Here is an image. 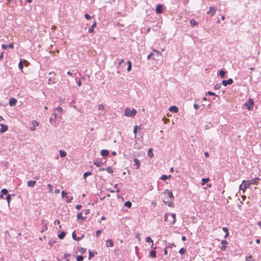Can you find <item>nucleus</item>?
Here are the masks:
<instances>
[{
	"label": "nucleus",
	"mask_w": 261,
	"mask_h": 261,
	"mask_svg": "<svg viewBox=\"0 0 261 261\" xmlns=\"http://www.w3.org/2000/svg\"><path fill=\"white\" fill-rule=\"evenodd\" d=\"M72 237L73 240H75L76 236L75 233V231H73L72 233Z\"/></svg>",
	"instance_id": "nucleus-58"
},
{
	"label": "nucleus",
	"mask_w": 261,
	"mask_h": 261,
	"mask_svg": "<svg viewBox=\"0 0 261 261\" xmlns=\"http://www.w3.org/2000/svg\"><path fill=\"white\" fill-rule=\"evenodd\" d=\"M163 11V5L162 4H158L156 7L155 12L157 14H161Z\"/></svg>",
	"instance_id": "nucleus-7"
},
{
	"label": "nucleus",
	"mask_w": 261,
	"mask_h": 261,
	"mask_svg": "<svg viewBox=\"0 0 261 261\" xmlns=\"http://www.w3.org/2000/svg\"><path fill=\"white\" fill-rule=\"evenodd\" d=\"M84 237V236H79V237H76L75 241H80Z\"/></svg>",
	"instance_id": "nucleus-61"
},
{
	"label": "nucleus",
	"mask_w": 261,
	"mask_h": 261,
	"mask_svg": "<svg viewBox=\"0 0 261 261\" xmlns=\"http://www.w3.org/2000/svg\"><path fill=\"white\" fill-rule=\"evenodd\" d=\"M96 21H94L92 25H91V27L89 29L88 33H92L93 32L94 29L96 27Z\"/></svg>",
	"instance_id": "nucleus-17"
},
{
	"label": "nucleus",
	"mask_w": 261,
	"mask_h": 261,
	"mask_svg": "<svg viewBox=\"0 0 261 261\" xmlns=\"http://www.w3.org/2000/svg\"><path fill=\"white\" fill-rule=\"evenodd\" d=\"M260 179L258 177H256L249 181L244 180L243 183L240 186V189L245 191L247 188L250 187L251 185L255 184Z\"/></svg>",
	"instance_id": "nucleus-1"
},
{
	"label": "nucleus",
	"mask_w": 261,
	"mask_h": 261,
	"mask_svg": "<svg viewBox=\"0 0 261 261\" xmlns=\"http://www.w3.org/2000/svg\"><path fill=\"white\" fill-rule=\"evenodd\" d=\"M91 174H92L91 172H86L84 173V174L83 175L84 178H86L87 176L91 175Z\"/></svg>",
	"instance_id": "nucleus-43"
},
{
	"label": "nucleus",
	"mask_w": 261,
	"mask_h": 261,
	"mask_svg": "<svg viewBox=\"0 0 261 261\" xmlns=\"http://www.w3.org/2000/svg\"><path fill=\"white\" fill-rule=\"evenodd\" d=\"M47 187L49 189V192L53 193V186L51 184H48Z\"/></svg>",
	"instance_id": "nucleus-48"
},
{
	"label": "nucleus",
	"mask_w": 261,
	"mask_h": 261,
	"mask_svg": "<svg viewBox=\"0 0 261 261\" xmlns=\"http://www.w3.org/2000/svg\"><path fill=\"white\" fill-rule=\"evenodd\" d=\"M118 61V65L117 66L116 68H118L120 67V66H121V65L124 63V60L123 59H117L115 61V63H116V62Z\"/></svg>",
	"instance_id": "nucleus-18"
},
{
	"label": "nucleus",
	"mask_w": 261,
	"mask_h": 261,
	"mask_svg": "<svg viewBox=\"0 0 261 261\" xmlns=\"http://www.w3.org/2000/svg\"><path fill=\"white\" fill-rule=\"evenodd\" d=\"M55 82H56L54 81V79H53L52 77H50L49 79H48V84L55 83Z\"/></svg>",
	"instance_id": "nucleus-47"
},
{
	"label": "nucleus",
	"mask_w": 261,
	"mask_h": 261,
	"mask_svg": "<svg viewBox=\"0 0 261 261\" xmlns=\"http://www.w3.org/2000/svg\"><path fill=\"white\" fill-rule=\"evenodd\" d=\"M194 108L195 109L197 110V109H199L200 106L196 104V103H194Z\"/></svg>",
	"instance_id": "nucleus-56"
},
{
	"label": "nucleus",
	"mask_w": 261,
	"mask_h": 261,
	"mask_svg": "<svg viewBox=\"0 0 261 261\" xmlns=\"http://www.w3.org/2000/svg\"><path fill=\"white\" fill-rule=\"evenodd\" d=\"M171 217L172 218V220H169V224H173L176 222V215L175 213H172L171 215Z\"/></svg>",
	"instance_id": "nucleus-10"
},
{
	"label": "nucleus",
	"mask_w": 261,
	"mask_h": 261,
	"mask_svg": "<svg viewBox=\"0 0 261 261\" xmlns=\"http://www.w3.org/2000/svg\"><path fill=\"white\" fill-rule=\"evenodd\" d=\"M169 110L170 112L174 113H177L178 111V108L175 106H171L169 108Z\"/></svg>",
	"instance_id": "nucleus-14"
},
{
	"label": "nucleus",
	"mask_w": 261,
	"mask_h": 261,
	"mask_svg": "<svg viewBox=\"0 0 261 261\" xmlns=\"http://www.w3.org/2000/svg\"><path fill=\"white\" fill-rule=\"evenodd\" d=\"M106 170L109 173H112L113 172V170L111 167L106 168Z\"/></svg>",
	"instance_id": "nucleus-42"
},
{
	"label": "nucleus",
	"mask_w": 261,
	"mask_h": 261,
	"mask_svg": "<svg viewBox=\"0 0 261 261\" xmlns=\"http://www.w3.org/2000/svg\"><path fill=\"white\" fill-rule=\"evenodd\" d=\"M162 194H164V196H166L167 195V196L171 200H173L174 199L172 192L169 190H165L162 193Z\"/></svg>",
	"instance_id": "nucleus-3"
},
{
	"label": "nucleus",
	"mask_w": 261,
	"mask_h": 261,
	"mask_svg": "<svg viewBox=\"0 0 261 261\" xmlns=\"http://www.w3.org/2000/svg\"><path fill=\"white\" fill-rule=\"evenodd\" d=\"M201 181H202L201 185H204L205 183H206L210 181V178H203L202 179Z\"/></svg>",
	"instance_id": "nucleus-33"
},
{
	"label": "nucleus",
	"mask_w": 261,
	"mask_h": 261,
	"mask_svg": "<svg viewBox=\"0 0 261 261\" xmlns=\"http://www.w3.org/2000/svg\"><path fill=\"white\" fill-rule=\"evenodd\" d=\"M85 17L88 20L91 19V16L88 14H85Z\"/></svg>",
	"instance_id": "nucleus-54"
},
{
	"label": "nucleus",
	"mask_w": 261,
	"mask_h": 261,
	"mask_svg": "<svg viewBox=\"0 0 261 261\" xmlns=\"http://www.w3.org/2000/svg\"><path fill=\"white\" fill-rule=\"evenodd\" d=\"M84 260V256L83 255H79L76 257L77 261H83Z\"/></svg>",
	"instance_id": "nucleus-45"
},
{
	"label": "nucleus",
	"mask_w": 261,
	"mask_h": 261,
	"mask_svg": "<svg viewBox=\"0 0 261 261\" xmlns=\"http://www.w3.org/2000/svg\"><path fill=\"white\" fill-rule=\"evenodd\" d=\"M146 241L147 243H150V242L152 243L151 247H152L153 243L152 240L151 239V238L150 237H148L146 238Z\"/></svg>",
	"instance_id": "nucleus-36"
},
{
	"label": "nucleus",
	"mask_w": 261,
	"mask_h": 261,
	"mask_svg": "<svg viewBox=\"0 0 261 261\" xmlns=\"http://www.w3.org/2000/svg\"><path fill=\"white\" fill-rule=\"evenodd\" d=\"M62 197H66L67 198L66 202L70 203L71 202L72 199H73L72 196L69 197L68 196V193L67 192L65 191H62Z\"/></svg>",
	"instance_id": "nucleus-5"
},
{
	"label": "nucleus",
	"mask_w": 261,
	"mask_h": 261,
	"mask_svg": "<svg viewBox=\"0 0 261 261\" xmlns=\"http://www.w3.org/2000/svg\"><path fill=\"white\" fill-rule=\"evenodd\" d=\"M118 184H115L114 185V188H116V189H117L116 192L117 193H119L120 192V190L119 189H118Z\"/></svg>",
	"instance_id": "nucleus-53"
},
{
	"label": "nucleus",
	"mask_w": 261,
	"mask_h": 261,
	"mask_svg": "<svg viewBox=\"0 0 261 261\" xmlns=\"http://www.w3.org/2000/svg\"><path fill=\"white\" fill-rule=\"evenodd\" d=\"M156 247L154 248V249H155ZM150 256L152 258H155L156 256V252L154 250H151L150 252Z\"/></svg>",
	"instance_id": "nucleus-23"
},
{
	"label": "nucleus",
	"mask_w": 261,
	"mask_h": 261,
	"mask_svg": "<svg viewBox=\"0 0 261 261\" xmlns=\"http://www.w3.org/2000/svg\"><path fill=\"white\" fill-rule=\"evenodd\" d=\"M98 110L100 111H103L105 110V107L102 104L99 105L98 106Z\"/></svg>",
	"instance_id": "nucleus-49"
},
{
	"label": "nucleus",
	"mask_w": 261,
	"mask_h": 261,
	"mask_svg": "<svg viewBox=\"0 0 261 261\" xmlns=\"http://www.w3.org/2000/svg\"><path fill=\"white\" fill-rule=\"evenodd\" d=\"M6 199L8 203H9L11 200V196L10 194H8L6 197Z\"/></svg>",
	"instance_id": "nucleus-46"
},
{
	"label": "nucleus",
	"mask_w": 261,
	"mask_h": 261,
	"mask_svg": "<svg viewBox=\"0 0 261 261\" xmlns=\"http://www.w3.org/2000/svg\"><path fill=\"white\" fill-rule=\"evenodd\" d=\"M137 111L135 109L130 110L129 108H126L124 110V115L126 116L133 117L136 115Z\"/></svg>",
	"instance_id": "nucleus-2"
},
{
	"label": "nucleus",
	"mask_w": 261,
	"mask_h": 261,
	"mask_svg": "<svg viewBox=\"0 0 261 261\" xmlns=\"http://www.w3.org/2000/svg\"><path fill=\"white\" fill-rule=\"evenodd\" d=\"M17 100L14 98H11L9 100V105L11 107L15 106L16 105Z\"/></svg>",
	"instance_id": "nucleus-13"
},
{
	"label": "nucleus",
	"mask_w": 261,
	"mask_h": 261,
	"mask_svg": "<svg viewBox=\"0 0 261 261\" xmlns=\"http://www.w3.org/2000/svg\"><path fill=\"white\" fill-rule=\"evenodd\" d=\"M94 165H95L97 167H100L101 165V162L99 161L98 160H96V161L94 162Z\"/></svg>",
	"instance_id": "nucleus-41"
},
{
	"label": "nucleus",
	"mask_w": 261,
	"mask_h": 261,
	"mask_svg": "<svg viewBox=\"0 0 261 261\" xmlns=\"http://www.w3.org/2000/svg\"><path fill=\"white\" fill-rule=\"evenodd\" d=\"M94 256V252L89 250V259H91Z\"/></svg>",
	"instance_id": "nucleus-37"
},
{
	"label": "nucleus",
	"mask_w": 261,
	"mask_h": 261,
	"mask_svg": "<svg viewBox=\"0 0 261 261\" xmlns=\"http://www.w3.org/2000/svg\"><path fill=\"white\" fill-rule=\"evenodd\" d=\"M246 261H255V260L252 258L251 255L249 254L246 256Z\"/></svg>",
	"instance_id": "nucleus-28"
},
{
	"label": "nucleus",
	"mask_w": 261,
	"mask_h": 261,
	"mask_svg": "<svg viewBox=\"0 0 261 261\" xmlns=\"http://www.w3.org/2000/svg\"><path fill=\"white\" fill-rule=\"evenodd\" d=\"M101 230H97L96 231V237H98L99 236V234L101 233Z\"/></svg>",
	"instance_id": "nucleus-55"
},
{
	"label": "nucleus",
	"mask_w": 261,
	"mask_h": 261,
	"mask_svg": "<svg viewBox=\"0 0 261 261\" xmlns=\"http://www.w3.org/2000/svg\"><path fill=\"white\" fill-rule=\"evenodd\" d=\"M233 82V81L232 79H228L227 80H223L222 82V84L224 86H227L228 85H231Z\"/></svg>",
	"instance_id": "nucleus-8"
},
{
	"label": "nucleus",
	"mask_w": 261,
	"mask_h": 261,
	"mask_svg": "<svg viewBox=\"0 0 261 261\" xmlns=\"http://www.w3.org/2000/svg\"><path fill=\"white\" fill-rule=\"evenodd\" d=\"M222 230L224 231V233H225L224 238H227L229 236L228 229L226 227H224L222 228Z\"/></svg>",
	"instance_id": "nucleus-22"
},
{
	"label": "nucleus",
	"mask_w": 261,
	"mask_h": 261,
	"mask_svg": "<svg viewBox=\"0 0 261 261\" xmlns=\"http://www.w3.org/2000/svg\"><path fill=\"white\" fill-rule=\"evenodd\" d=\"M56 110L59 112H61L63 110L62 108L60 107H58L56 108Z\"/></svg>",
	"instance_id": "nucleus-59"
},
{
	"label": "nucleus",
	"mask_w": 261,
	"mask_h": 261,
	"mask_svg": "<svg viewBox=\"0 0 261 261\" xmlns=\"http://www.w3.org/2000/svg\"><path fill=\"white\" fill-rule=\"evenodd\" d=\"M137 128H138L137 125H135L134 127V133L135 134V135H136L137 132Z\"/></svg>",
	"instance_id": "nucleus-52"
},
{
	"label": "nucleus",
	"mask_w": 261,
	"mask_h": 261,
	"mask_svg": "<svg viewBox=\"0 0 261 261\" xmlns=\"http://www.w3.org/2000/svg\"><path fill=\"white\" fill-rule=\"evenodd\" d=\"M114 246V243L112 239H109L107 241V247H113Z\"/></svg>",
	"instance_id": "nucleus-20"
},
{
	"label": "nucleus",
	"mask_w": 261,
	"mask_h": 261,
	"mask_svg": "<svg viewBox=\"0 0 261 261\" xmlns=\"http://www.w3.org/2000/svg\"><path fill=\"white\" fill-rule=\"evenodd\" d=\"M75 207L77 210H80L82 207V205L81 204H77L75 206Z\"/></svg>",
	"instance_id": "nucleus-64"
},
{
	"label": "nucleus",
	"mask_w": 261,
	"mask_h": 261,
	"mask_svg": "<svg viewBox=\"0 0 261 261\" xmlns=\"http://www.w3.org/2000/svg\"><path fill=\"white\" fill-rule=\"evenodd\" d=\"M217 11V8L216 7L211 6L209 7V10L207 11L206 13L211 16H213Z\"/></svg>",
	"instance_id": "nucleus-4"
},
{
	"label": "nucleus",
	"mask_w": 261,
	"mask_h": 261,
	"mask_svg": "<svg viewBox=\"0 0 261 261\" xmlns=\"http://www.w3.org/2000/svg\"><path fill=\"white\" fill-rule=\"evenodd\" d=\"M134 162H135V164H134V166H136V167H135V169H138L140 168V166H141V162H140V161L137 159V158H134Z\"/></svg>",
	"instance_id": "nucleus-9"
},
{
	"label": "nucleus",
	"mask_w": 261,
	"mask_h": 261,
	"mask_svg": "<svg viewBox=\"0 0 261 261\" xmlns=\"http://www.w3.org/2000/svg\"><path fill=\"white\" fill-rule=\"evenodd\" d=\"M163 202L165 204H167L170 207H172L174 205L173 202H172V201H166V197H164Z\"/></svg>",
	"instance_id": "nucleus-15"
},
{
	"label": "nucleus",
	"mask_w": 261,
	"mask_h": 261,
	"mask_svg": "<svg viewBox=\"0 0 261 261\" xmlns=\"http://www.w3.org/2000/svg\"><path fill=\"white\" fill-rule=\"evenodd\" d=\"M77 219H81L82 220H85L86 219V217H84L82 216V212H81V213H79L77 214Z\"/></svg>",
	"instance_id": "nucleus-21"
},
{
	"label": "nucleus",
	"mask_w": 261,
	"mask_h": 261,
	"mask_svg": "<svg viewBox=\"0 0 261 261\" xmlns=\"http://www.w3.org/2000/svg\"><path fill=\"white\" fill-rule=\"evenodd\" d=\"M83 211H84V214L85 215H88V214H89L90 213V210H88V209L85 210Z\"/></svg>",
	"instance_id": "nucleus-51"
},
{
	"label": "nucleus",
	"mask_w": 261,
	"mask_h": 261,
	"mask_svg": "<svg viewBox=\"0 0 261 261\" xmlns=\"http://www.w3.org/2000/svg\"><path fill=\"white\" fill-rule=\"evenodd\" d=\"M79 250L80 251V252L82 254L83 253H85L86 251H87V249L85 248H83V247H80L79 249Z\"/></svg>",
	"instance_id": "nucleus-39"
},
{
	"label": "nucleus",
	"mask_w": 261,
	"mask_h": 261,
	"mask_svg": "<svg viewBox=\"0 0 261 261\" xmlns=\"http://www.w3.org/2000/svg\"><path fill=\"white\" fill-rule=\"evenodd\" d=\"M2 47L3 48V49H7L8 48V46H7V44H3L2 45Z\"/></svg>",
	"instance_id": "nucleus-63"
},
{
	"label": "nucleus",
	"mask_w": 261,
	"mask_h": 261,
	"mask_svg": "<svg viewBox=\"0 0 261 261\" xmlns=\"http://www.w3.org/2000/svg\"><path fill=\"white\" fill-rule=\"evenodd\" d=\"M18 67L20 70H22L23 68V64L22 60H21L18 64Z\"/></svg>",
	"instance_id": "nucleus-38"
},
{
	"label": "nucleus",
	"mask_w": 261,
	"mask_h": 261,
	"mask_svg": "<svg viewBox=\"0 0 261 261\" xmlns=\"http://www.w3.org/2000/svg\"><path fill=\"white\" fill-rule=\"evenodd\" d=\"M59 152H60V155L61 158L65 157L67 155L66 152L64 150H60L59 151Z\"/></svg>",
	"instance_id": "nucleus-32"
},
{
	"label": "nucleus",
	"mask_w": 261,
	"mask_h": 261,
	"mask_svg": "<svg viewBox=\"0 0 261 261\" xmlns=\"http://www.w3.org/2000/svg\"><path fill=\"white\" fill-rule=\"evenodd\" d=\"M186 252V249L184 248H181L179 250V253L180 254H184Z\"/></svg>",
	"instance_id": "nucleus-40"
},
{
	"label": "nucleus",
	"mask_w": 261,
	"mask_h": 261,
	"mask_svg": "<svg viewBox=\"0 0 261 261\" xmlns=\"http://www.w3.org/2000/svg\"><path fill=\"white\" fill-rule=\"evenodd\" d=\"M36 183L35 180H30L28 181L27 185L29 187H33Z\"/></svg>",
	"instance_id": "nucleus-19"
},
{
	"label": "nucleus",
	"mask_w": 261,
	"mask_h": 261,
	"mask_svg": "<svg viewBox=\"0 0 261 261\" xmlns=\"http://www.w3.org/2000/svg\"><path fill=\"white\" fill-rule=\"evenodd\" d=\"M100 154L102 156L106 157L109 155V151L108 150L102 149L100 151Z\"/></svg>",
	"instance_id": "nucleus-16"
},
{
	"label": "nucleus",
	"mask_w": 261,
	"mask_h": 261,
	"mask_svg": "<svg viewBox=\"0 0 261 261\" xmlns=\"http://www.w3.org/2000/svg\"><path fill=\"white\" fill-rule=\"evenodd\" d=\"M126 63L128 65L127 68V72H129L132 69V62L130 61H128Z\"/></svg>",
	"instance_id": "nucleus-30"
},
{
	"label": "nucleus",
	"mask_w": 261,
	"mask_h": 261,
	"mask_svg": "<svg viewBox=\"0 0 261 261\" xmlns=\"http://www.w3.org/2000/svg\"><path fill=\"white\" fill-rule=\"evenodd\" d=\"M66 235V233L64 231H62L59 234L58 237L60 239H63Z\"/></svg>",
	"instance_id": "nucleus-31"
},
{
	"label": "nucleus",
	"mask_w": 261,
	"mask_h": 261,
	"mask_svg": "<svg viewBox=\"0 0 261 261\" xmlns=\"http://www.w3.org/2000/svg\"><path fill=\"white\" fill-rule=\"evenodd\" d=\"M168 214L167 213H166L164 216V220L165 221H168Z\"/></svg>",
	"instance_id": "nucleus-57"
},
{
	"label": "nucleus",
	"mask_w": 261,
	"mask_h": 261,
	"mask_svg": "<svg viewBox=\"0 0 261 261\" xmlns=\"http://www.w3.org/2000/svg\"><path fill=\"white\" fill-rule=\"evenodd\" d=\"M226 73H227V71H224L222 69H221L220 71H219V75L220 76V77L221 78H224L225 76V74Z\"/></svg>",
	"instance_id": "nucleus-25"
},
{
	"label": "nucleus",
	"mask_w": 261,
	"mask_h": 261,
	"mask_svg": "<svg viewBox=\"0 0 261 261\" xmlns=\"http://www.w3.org/2000/svg\"><path fill=\"white\" fill-rule=\"evenodd\" d=\"M70 256V254L65 253L64 255L63 259H65L66 261H69V257Z\"/></svg>",
	"instance_id": "nucleus-34"
},
{
	"label": "nucleus",
	"mask_w": 261,
	"mask_h": 261,
	"mask_svg": "<svg viewBox=\"0 0 261 261\" xmlns=\"http://www.w3.org/2000/svg\"><path fill=\"white\" fill-rule=\"evenodd\" d=\"M1 193L2 194H3V195H7L8 193V191L7 189H3L2 190H1Z\"/></svg>",
	"instance_id": "nucleus-44"
},
{
	"label": "nucleus",
	"mask_w": 261,
	"mask_h": 261,
	"mask_svg": "<svg viewBox=\"0 0 261 261\" xmlns=\"http://www.w3.org/2000/svg\"><path fill=\"white\" fill-rule=\"evenodd\" d=\"M206 95H210L212 96H215L216 97L214 98V100L217 101V100L216 99V97H218V96H217L215 93L211 92V91H208L207 93H206Z\"/></svg>",
	"instance_id": "nucleus-29"
},
{
	"label": "nucleus",
	"mask_w": 261,
	"mask_h": 261,
	"mask_svg": "<svg viewBox=\"0 0 261 261\" xmlns=\"http://www.w3.org/2000/svg\"><path fill=\"white\" fill-rule=\"evenodd\" d=\"M227 242L226 240H222L221 242L222 246L220 248L221 250L225 251L226 248V245L227 244Z\"/></svg>",
	"instance_id": "nucleus-11"
},
{
	"label": "nucleus",
	"mask_w": 261,
	"mask_h": 261,
	"mask_svg": "<svg viewBox=\"0 0 261 261\" xmlns=\"http://www.w3.org/2000/svg\"><path fill=\"white\" fill-rule=\"evenodd\" d=\"M8 48H10L11 49L14 48V44L12 43H10L7 45Z\"/></svg>",
	"instance_id": "nucleus-50"
},
{
	"label": "nucleus",
	"mask_w": 261,
	"mask_h": 261,
	"mask_svg": "<svg viewBox=\"0 0 261 261\" xmlns=\"http://www.w3.org/2000/svg\"><path fill=\"white\" fill-rule=\"evenodd\" d=\"M245 106L246 107V108L249 110H251L253 109V101L251 99H249L248 101H247L246 103H245Z\"/></svg>",
	"instance_id": "nucleus-6"
},
{
	"label": "nucleus",
	"mask_w": 261,
	"mask_h": 261,
	"mask_svg": "<svg viewBox=\"0 0 261 261\" xmlns=\"http://www.w3.org/2000/svg\"><path fill=\"white\" fill-rule=\"evenodd\" d=\"M132 206V203L130 201H127L124 203V206L130 208Z\"/></svg>",
	"instance_id": "nucleus-27"
},
{
	"label": "nucleus",
	"mask_w": 261,
	"mask_h": 261,
	"mask_svg": "<svg viewBox=\"0 0 261 261\" xmlns=\"http://www.w3.org/2000/svg\"><path fill=\"white\" fill-rule=\"evenodd\" d=\"M84 237V236H79V237H76L75 241H80Z\"/></svg>",
	"instance_id": "nucleus-62"
},
{
	"label": "nucleus",
	"mask_w": 261,
	"mask_h": 261,
	"mask_svg": "<svg viewBox=\"0 0 261 261\" xmlns=\"http://www.w3.org/2000/svg\"><path fill=\"white\" fill-rule=\"evenodd\" d=\"M153 151H152V148L149 149V150L148 151V156L150 158H151L153 156Z\"/></svg>",
	"instance_id": "nucleus-35"
},
{
	"label": "nucleus",
	"mask_w": 261,
	"mask_h": 261,
	"mask_svg": "<svg viewBox=\"0 0 261 261\" xmlns=\"http://www.w3.org/2000/svg\"><path fill=\"white\" fill-rule=\"evenodd\" d=\"M169 247V246H167L165 249H164V253L165 255H167L168 254V251H167V248Z\"/></svg>",
	"instance_id": "nucleus-60"
},
{
	"label": "nucleus",
	"mask_w": 261,
	"mask_h": 261,
	"mask_svg": "<svg viewBox=\"0 0 261 261\" xmlns=\"http://www.w3.org/2000/svg\"><path fill=\"white\" fill-rule=\"evenodd\" d=\"M171 177V175H166L165 174H164L161 177H160V179L162 180H166V179H168V178H170Z\"/></svg>",
	"instance_id": "nucleus-24"
},
{
	"label": "nucleus",
	"mask_w": 261,
	"mask_h": 261,
	"mask_svg": "<svg viewBox=\"0 0 261 261\" xmlns=\"http://www.w3.org/2000/svg\"><path fill=\"white\" fill-rule=\"evenodd\" d=\"M0 126H1V128L0 130V132L1 133H4L6 132L8 129V126L2 123L0 124Z\"/></svg>",
	"instance_id": "nucleus-12"
},
{
	"label": "nucleus",
	"mask_w": 261,
	"mask_h": 261,
	"mask_svg": "<svg viewBox=\"0 0 261 261\" xmlns=\"http://www.w3.org/2000/svg\"><path fill=\"white\" fill-rule=\"evenodd\" d=\"M190 24L191 26L194 27L198 25V23L194 19H192L190 20Z\"/></svg>",
	"instance_id": "nucleus-26"
}]
</instances>
